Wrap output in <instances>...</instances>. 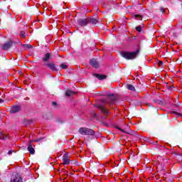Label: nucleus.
Instances as JSON below:
<instances>
[{
	"label": "nucleus",
	"mask_w": 182,
	"mask_h": 182,
	"mask_svg": "<svg viewBox=\"0 0 182 182\" xmlns=\"http://www.w3.org/2000/svg\"><path fill=\"white\" fill-rule=\"evenodd\" d=\"M139 50H136L134 52L122 51L121 52V56L127 60H133V59H136L137 58V54H139Z\"/></svg>",
	"instance_id": "f257e3e1"
},
{
	"label": "nucleus",
	"mask_w": 182,
	"mask_h": 182,
	"mask_svg": "<svg viewBox=\"0 0 182 182\" xmlns=\"http://www.w3.org/2000/svg\"><path fill=\"white\" fill-rule=\"evenodd\" d=\"M78 133L82 136H93L95 131L87 127H81L79 129Z\"/></svg>",
	"instance_id": "f03ea898"
},
{
	"label": "nucleus",
	"mask_w": 182,
	"mask_h": 182,
	"mask_svg": "<svg viewBox=\"0 0 182 182\" xmlns=\"http://www.w3.org/2000/svg\"><path fill=\"white\" fill-rule=\"evenodd\" d=\"M114 100H116V97L113 94L108 95L107 100H101V102L102 103H111V105H113Z\"/></svg>",
	"instance_id": "7ed1b4c3"
},
{
	"label": "nucleus",
	"mask_w": 182,
	"mask_h": 182,
	"mask_svg": "<svg viewBox=\"0 0 182 182\" xmlns=\"http://www.w3.org/2000/svg\"><path fill=\"white\" fill-rule=\"evenodd\" d=\"M79 26H86L89 23V18H80L77 21Z\"/></svg>",
	"instance_id": "20e7f679"
},
{
	"label": "nucleus",
	"mask_w": 182,
	"mask_h": 182,
	"mask_svg": "<svg viewBox=\"0 0 182 182\" xmlns=\"http://www.w3.org/2000/svg\"><path fill=\"white\" fill-rule=\"evenodd\" d=\"M63 164L64 165H69L70 164V158L69 157V155H68V154H65L63 156Z\"/></svg>",
	"instance_id": "39448f33"
},
{
	"label": "nucleus",
	"mask_w": 182,
	"mask_h": 182,
	"mask_svg": "<svg viewBox=\"0 0 182 182\" xmlns=\"http://www.w3.org/2000/svg\"><path fill=\"white\" fill-rule=\"evenodd\" d=\"M11 46H12V41H8L4 44L1 45V49H3V50H8Z\"/></svg>",
	"instance_id": "423d86ee"
},
{
	"label": "nucleus",
	"mask_w": 182,
	"mask_h": 182,
	"mask_svg": "<svg viewBox=\"0 0 182 182\" xmlns=\"http://www.w3.org/2000/svg\"><path fill=\"white\" fill-rule=\"evenodd\" d=\"M95 107L100 109L102 113H104L105 114H109V112L107 111V109H106V108H105V106H103V105L97 104L95 105Z\"/></svg>",
	"instance_id": "0eeeda50"
},
{
	"label": "nucleus",
	"mask_w": 182,
	"mask_h": 182,
	"mask_svg": "<svg viewBox=\"0 0 182 182\" xmlns=\"http://www.w3.org/2000/svg\"><path fill=\"white\" fill-rule=\"evenodd\" d=\"M10 182H23V180L19 175H16L11 177Z\"/></svg>",
	"instance_id": "6e6552de"
},
{
	"label": "nucleus",
	"mask_w": 182,
	"mask_h": 182,
	"mask_svg": "<svg viewBox=\"0 0 182 182\" xmlns=\"http://www.w3.org/2000/svg\"><path fill=\"white\" fill-rule=\"evenodd\" d=\"M46 67L49 68V69H50V70H53V72H58V68H56V66L53 63H47Z\"/></svg>",
	"instance_id": "1a4fd4ad"
},
{
	"label": "nucleus",
	"mask_w": 182,
	"mask_h": 182,
	"mask_svg": "<svg viewBox=\"0 0 182 182\" xmlns=\"http://www.w3.org/2000/svg\"><path fill=\"white\" fill-rule=\"evenodd\" d=\"M18 112H21V107L18 105L13 106L10 109L11 113H18Z\"/></svg>",
	"instance_id": "9d476101"
},
{
	"label": "nucleus",
	"mask_w": 182,
	"mask_h": 182,
	"mask_svg": "<svg viewBox=\"0 0 182 182\" xmlns=\"http://www.w3.org/2000/svg\"><path fill=\"white\" fill-rule=\"evenodd\" d=\"M90 65L92 66V68H95V69H97L99 68V63L95 59H92L90 60Z\"/></svg>",
	"instance_id": "9b49d317"
},
{
	"label": "nucleus",
	"mask_w": 182,
	"mask_h": 182,
	"mask_svg": "<svg viewBox=\"0 0 182 182\" xmlns=\"http://www.w3.org/2000/svg\"><path fill=\"white\" fill-rule=\"evenodd\" d=\"M28 150L31 154H35V149H33L32 144H28Z\"/></svg>",
	"instance_id": "f8f14e48"
},
{
	"label": "nucleus",
	"mask_w": 182,
	"mask_h": 182,
	"mask_svg": "<svg viewBox=\"0 0 182 182\" xmlns=\"http://www.w3.org/2000/svg\"><path fill=\"white\" fill-rule=\"evenodd\" d=\"M88 21H89V23H92V25H96V23L99 22L97 19L93 18H88Z\"/></svg>",
	"instance_id": "ddd939ff"
},
{
	"label": "nucleus",
	"mask_w": 182,
	"mask_h": 182,
	"mask_svg": "<svg viewBox=\"0 0 182 182\" xmlns=\"http://www.w3.org/2000/svg\"><path fill=\"white\" fill-rule=\"evenodd\" d=\"M94 76L99 79V80H103L104 79H106V75H99V74H94Z\"/></svg>",
	"instance_id": "4468645a"
},
{
	"label": "nucleus",
	"mask_w": 182,
	"mask_h": 182,
	"mask_svg": "<svg viewBox=\"0 0 182 182\" xmlns=\"http://www.w3.org/2000/svg\"><path fill=\"white\" fill-rule=\"evenodd\" d=\"M50 59V53H46L45 56L43 58V62H48Z\"/></svg>",
	"instance_id": "2eb2a0df"
},
{
	"label": "nucleus",
	"mask_w": 182,
	"mask_h": 182,
	"mask_svg": "<svg viewBox=\"0 0 182 182\" xmlns=\"http://www.w3.org/2000/svg\"><path fill=\"white\" fill-rule=\"evenodd\" d=\"M132 17L134 19H139V21H141V19H143V16L140 14H134Z\"/></svg>",
	"instance_id": "dca6fc26"
},
{
	"label": "nucleus",
	"mask_w": 182,
	"mask_h": 182,
	"mask_svg": "<svg viewBox=\"0 0 182 182\" xmlns=\"http://www.w3.org/2000/svg\"><path fill=\"white\" fill-rule=\"evenodd\" d=\"M72 95H75V92H73V91L70 90H68L65 92V96L70 97Z\"/></svg>",
	"instance_id": "f3484780"
},
{
	"label": "nucleus",
	"mask_w": 182,
	"mask_h": 182,
	"mask_svg": "<svg viewBox=\"0 0 182 182\" xmlns=\"http://www.w3.org/2000/svg\"><path fill=\"white\" fill-rule=\"evenodd\" d=\"M8 139V136L4 134L2 132H0V140H6Z\"/></svg>",
	"instance_id": "a211bd4d"
},
{
	"label": "nucleus",
	"mask_w": 182,
	"mask_h": 182,
	"mask_svg": "<svg viewBox=\"0 0 182 182\" xmlns=\"http://www.w3.org/2000/svg\"><path fill=\"white\" fill-rule=\"evenodd\" d=\"M127 89H129V90H132L133 92H136V88L132 85H127Z\"/></svg>",
	"instance_id": "6ab92c4d"
},
{
	"label": "nucleus",
	"mask_w": 182,
	"mask_h": 182,
	"mask_svg": "<svg viewBox=\"0 0 182 182\" xmlns=\"http://www.w3.org/2000/svg\"><path fill=\"white\" fill-rule=\"evenodd\" d=\"M41 140H42V138H40L38 139L31 140L28 141V144H32V143H33V141H36V143H38V141H41Z\"/></svg>",
	"instance_id": "aec40b11"
},
{
	"label": "nucleus",
	"mask_w": 182,
	"mask_h": 182,
	"mask_svg": "<svg viewBox=\"0 0 182 182\" xmlns=\"http://www.w3.org/2000/svg\"><path fill=\"white\" fill-rule=\"evenodd\" d=\"M20 36H21V38H26V33H25V31H21L20 32Z\"/></svg>",
	"instance_id": "412c9836"
},
{
	"label": "nucleus",
	"mask_w": 182,
	"mask_h": 182,
	"mask_svg": "<svg viewBox=\"0 0 182 182\" xmlns=\"http://www.w3.org/2000/svg\"><path fill=\"white\" fill-rule=\"evenodd\" d=\"M60 68L63 69H68V65L65 63H63L61 64Z\"/></svg>",
	"instance_id": "4be33fe9"
},
{
	"label": "nucleus",
	"mask_w": 182,
	"mask_h": 182,
	"mask_svg": "<svg viewBox=\"0 0 182 182\" xmlns=\"http://www.w3.org/2000/svg\"><path fill=\"white\" fill-rule=\"evenodd\" d=\"M136 30L137 31V32H141V26H138L137 27H136Z\"/></svg>",
	"instance_id": "5701e85b"
},
{
	"label": "nucleus",
	"mask_w": 182,
	"mask_h": 182,
	"mask_svg": "<svg viewBox=\"0 0 182 182\" xmlns=\"http://www.w3.org/2000/svg\"><path fill=\"white\" fill-rule=\"evenodd\" d=\"M24 48H28V49H31L32 46L29 44L23 45Z\"/></svg>",
	"instance_id": "b1692460"
},
{
	"label": "nucleus",
	"mask_w": 182,
	"mask_h": 182,
	"mask_svg": "<svg viewBox=\"0 0 182 182\" xmlns=\"http://www.w3.org/2000/svg\"><path fill=\"white\" fill-rule=\"evenodd\" d=\"M118 129H119V130H121V132H123L124 133H127V134H130V132H129L124 131L120 128H118Z\"/></svg>",
	"instance_id": "393cba45"
},
{
	"label": "nucleus",
	"mask_w": 182,
	"mask_h": 182,
	"mask_svg": "<svg viewBox=\"0 0 182 182\" xmlns=\"http://www.w3.org/2000/svg\"><path fill=\"white\" fill-rule=\"evenodd\" d=\"M158 65H159V68H161V66H163V62L159 61V63H158Z\"/></svg>",
	"instance_id": "a878e982"
},
{
	"label": "nucleus",
	"mask_w": 182,
	"mask_h": 182,
	"mask_svg": "<svg viewBox=\"0 0 182 182\" xmlns=\"http://www.w3.org/2000/svg\"><path fill=\"white\" fill-rule=\"evenodd\" d=\"M12 153H14V150H10V151L8 152L9 156H11V155L12 154Z\"/></svg>",
	"instance_id": "bb28decb"
},
{
	"label": "nucleus",
	"mask_w": 182,
	"mask_h": 182,
	"mask_svg": "<svg viewBox=\"0 0 182 182\" xmlns=\"http://www.w3.org/2000/svg\"><path fill=\"white\" fill-rule=\"evenodd\" d=\"M52 105H53V106H56L57 104H56V102H52Z\"/></svg>",
	"instance_id": "cd10ccee"
},
{
	"label": "nucleus",
	"mask_w": 182,
	"mask_h": 182,
	"mask_svg": "<svg viewBox=\"0 0 182 182\" xmlns=\"http://www.w3.org/2000/svg\"><path fill=\"white\" fill-rule=\"evenodd\" d=\"M0 103H4V100L0 98Z\"/></svg>",
	"instance_id": "c85d7f7f"
},
{
	"label": "nucleus",
	"mask_w": 182,
	"mask_h": 182,
	"mask_svg": "<svg viewBox=\"0 0 182 182\" xmlns=\"http://www.w3.org/2000/svg\"><path fill=\"white\" fill-rule=\"evenodd\" d=\"M173 114H177V115L180 114L179 113H177L176 112H173Z\"/></svg>",
	"instance_id": "c756f323"
},
{
	"label": "nucleus",
	"mask_w": 182,
	"mask_h": 182,
	"mask_svg": "<svg viewBox=\"0 0 182 182\" xmlns=\"http://www.w3.org/2000/svg\"><path fill=\"white\" fill-rule=\"evenodd\" d=\"M161 12H164V9H161Z\"/></svg>",
	"instance_id": "7c9ffc66"
}]
</instances>
